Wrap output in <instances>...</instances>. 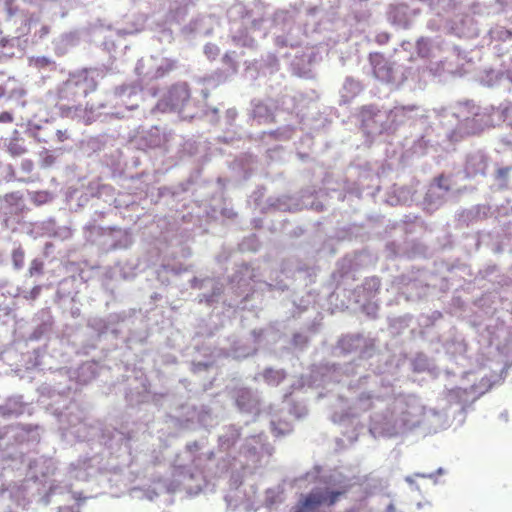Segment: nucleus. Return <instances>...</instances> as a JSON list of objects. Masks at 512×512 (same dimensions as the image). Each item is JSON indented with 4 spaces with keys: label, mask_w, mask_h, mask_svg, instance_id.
Segmentation results:
<instances>
[{
    "label": "nucleus",
    "mask_w": 512,
    "mask_h": 512,
    "mask_svg": "<svg viewBox=\"0 0 512 512\" xmlns=\"http://www.w3.org/2000/svg\"><path fill=\"white\" fill-rule=\"evenodd\" d=\"M15 54V39L2 37L0 39V61L10 59Z\"/></svg>",
    "instance_id": "5"
},
{
    "label": "nucleus",
    "mask_w": 512,
    "mask_h": 512,
    "mask_svg": "<svg viewBox=\"0 0 512 512\" xmlns=\"http://www.w3.org/2000/svg\"><path fill=\"white\" fill-rule=\"evenodd\" d=\"M274 373V371L272 369H267L264 371V377L265 379H269L270 376Z\"/></svg>",
    "instance_id": "13"
},
{
    "label": "nucleus",
    "mask_w": 512,
    "mask_h": 512,
    "mask_svg": "<svg viewBox=\"0 0 512 512\" xmlns=\"http://www.w3.org/2000/svg\"><path fill=\"white\" fill-rule=\"evenodd\" d=\"M13 121V116L11 113L4 111L0 113V123H10Z\"/></svg>",
    "instance_id": "9"
},
{
    "label": "nucleus",
    "mask_w": 512,
    "mask_h": 512,
    "mask_svg": "<svg viewBox=\"0 0 512 512\" xmlns=\"http://www.w3.org/2000/svg\"><path fill=\"white\" fill-rule=\"evenodd\" d=\"M12 261L16 269H21L24 266L25 252L22 248H17L13 250Z\"/></svg>",
    "instance_id": "6"
},
{
    "label": "nucleus",
    "mask_w": 512,
    "mask_h": 512,
    "mask_svg": "<svg viewBox=\"0 0 512 512\" xmlns=\"http://www.w3.org/2000/svg\"><path fill=\"white\" fill-rule=\"evenodd\" d=\"M511 128H512V122H511Z\"/></svg>",
    "instance_id": "15"
},
{
    "label": "nucleus",
    "mask_w": 512,
    "mask_h": 512,
    "mask_svg": "<svg viewBox=\"0 0 512 512\" xmlns=\"http://www.w3.org/2000/svg\"><path fill=\"white\" fill-rule=\"evenodd\" d=\"M370 398H371L370 395H366V396L363 395V396H361V399H370Z\"/></svg>",
    "instance_id": "14"
},
{
    "label": "nucleus",
    "mask_w": 512,
    "mask_h": 512,
    "mask_svg": "<svg viewBox=\"0 0 512 512\" xmlns=\"http://www.w3.org/2000/svg\"><path fill=\"white\" fill-rule=\"evenodd\" d=\"M443 180H444V176H442V175L437 178L438 186L440 188H444L445 190H449L448 186H444V182H442Z\"/></svg>",
    "instance_id": "12"
},
{
    "label": "nucleus",
    "mask_w": 512,
    "mask_h": 512,
    "mask_svg": "<svg viewBox=\"0 0 512 512\" xmlns=\"http://www.w3.org/2000/svg\"><path fill=\"white\" fill-rule=\"evenodd\" d=\"M346 490H330L328 488H316L303 496L299 501V511L320 512L322 506L331 507L335 505L340 497L345 495Z\"/></svg>",
    "instance_id": "1"
},
{
    "label": "nucleus",
    "mask_w": 512,
    "mask_h": 512,
    "mask_svg": "<svg viewBox=\"0 0 512 512\" xmlns=\"http://www.w3.org/2000/svg\"><path fill=\"white\" fill-rule=\"evenodd\" d=\"M189 98L190 92L186 84L174 86L169 91V99L173 107L183 106Z\"/></svg>",
    "instance_id": "3"
},
{
    "label": "nucleus",
    "mask_w": 512,
    "mask_h": 512,
    "mask_svg": "<svg viewBox=\"0 0 512 512\" xmlns=\"http://www.w3.org/2000/svg\"><path fill=\"white\" fill-rule=\"evenodd\" d=\"M0 1L4 4L5 10L7 11V13L10 16H13L17 13L18 7L15 4L16 0H0Z\"/></svg>",
    "instance_id": "8"
},
{
    "label": "nucleus",
    "mask_w": 512,
    "mask_h": 512,
    "mask_svg": "<svg viewBox=\"0 0 512 512\" xmlns=\"http://www.w3.org/2000/svg\"><path fill=\"white\" fill-rule=\"evenodd\" d=\"M482 130V124L476 117L467 118L459 123V125L451 132L450 138L453 141H459L468 136L478 135Z\"/></svg>",
    "instance_id": "2"
},
{
    "label": "nucleus",
    "mask_w": 512,
    "mask_h": 512,
    "mask_svg": "<svg viewBox=\"0 0 512 512\" xmlns=\"http://www.w3.org/2000/svg\"><path fill=\"white\" fill-rule=\"evenodd\" d=\"M297 512H301V511L298 510Z\"/></svg>",
    "instance_id": "16"
},
{
    "label": "nucleus",
    "mask_w": 512,
    "mask_h": 512,
    "mask_svg": "<svg viewBox=\"0 0 512 512\" xmlns=\"http://www.w3.org/2000/svg\"><path fill=\"white\" fill-rule=\"evenodd\" d=\"M487 168V163L481 156H471L468 158L465 170L468 176L475 177L477 175H484Z\"/></svg>",
    "instance_id": "4"
},
{
    "label": "nucleus",
    "mask_w": 512,
    "mask_h": 512,
    "mask_svg": "<svg viewBox=\"0 0 512 512\" xmlns=\"http://www.w3.org/2000/svg\"><path fill=\"white\" fill-rule=\"evenodd\" d=\"M28 272L30 276L41 274L43 272V262L39 259L32 260Z\"/></svg>",
    "instance_id": "7"
},
{
    "label": "nucleus",
    "mask_w": 512,
    "mask_h": 512,
    "mask_svg": "<svg viewBox=\"0 0 512 512\" xmlns=\"http://www.w3.org/2000/svg\"><path fill=\"white\" fill-rule=\"evenodd\" d=\"M443 180H444V176H442V175L437 178L438 186L440 188H444L445 190H449L448 186H444V182H442Z\"/></svg>",
    "instance_id": "11"
},
{
    "label": "nucleus",
    "mask_w": 512,
    "mask_h": 512,
    "mask_svg": "<svg viewBox=\"0 0 512 512\" xmlns=\"http://www.w3.org/2000/svg\"><path fill=\"white\" fill-rule=\"evenodd\" d=\"M509 171H510L509 167L499 168L497 170V177L500 179H505L507 177Z\"/></svg>",
    "instance_id": "10"
}]
</instances>
